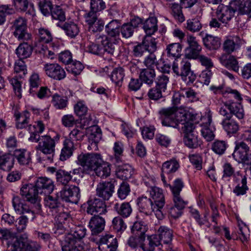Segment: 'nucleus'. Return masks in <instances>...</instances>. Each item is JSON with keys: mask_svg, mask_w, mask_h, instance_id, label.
Instances as JSON below:
<instances>
[{"mask_svg": "<svg viewBox=\"0 0 251 251\" xmlns=\"http://www.w3.org/2000/svg\"><path fill=\"white\" fill-rule=\"evenodd\" d=\"M86 234V229L82 226H75L72 228L70 233L65 235L64 240L68 243L77 242L85 237Z\"/></svg>", "mask_w": 251, "mask_h": 251, "instance_id": "nucleus-22", "label": "nucleus"}, {"mask_svg": "<svg viewBox=\"0 0 251 251\" xmlns=\"http://www.w3.org/2000/svg\"><path fill=\"white\" fill-rule=\"evenodd\" d=\"M172 69L175 74L177 75L186 78L184 75L191 70V63L187 60H183L179 65L176 62H174Z\"/></svg>", "mask_w": 251, "mask_h": 251, "instance_id": "nucleus-35", "label": "nucleus"}, {"mask_svg": "<svg viewBox=\"0 0 251 251\" xmlns=\"http://www.w3.org/2000/svg\"><path fill=\"white\" fill-rule=\"evenodd\" d=\"M202 123L201 125V132L202 136L207 141H210L214 139L215 130V127L211 125L212 113L210 111L206 113L201 119Z\"/></svg>", "mask_w": 251, "mask_h": 251, "instance_id": "nucleus-9", "label": "nucleus"}, {"mask_svg": "<svg viewBox=\"0 0 251 251\" xmlns=\"http://www.w3.org/2000/svg\"><path fill=\"white\" fill-rule=\"evenodd\" d=\"M181 5L174 3L172 4L171 14L177 22L182 23L185 20V16L182 12Z\"/></svg>", "mask_w": 251, "mask_h": 251, "instance_id": "nucleus-46", "label": "nucleus"}, {"mask_svg": "<svg viewBox=\"0 0 251 251\" xmlns=\"http://www.w3.org/2000/svg\"><path fill=\"white\" fill-rule=\"evenodd\" d=\"M63 145V147L60 155V160L65 161L73 155L75 147L73 141H71V139H65Z\"/></svg>", "mask_w": 251, "mask_h": 251, "instance_id": "nucleus-34", "label": "nucleus"}, {"mask_svg": "<svg viewBox=\"0 0 251 251\" xmlns=\"http://www.w3.org/2000/svg\"><path fill=\"white\" fill-rule=\"evenodd\" d=\"M181 50L182 47L179 43L170 44L166 49L167 56L175 59L181 56Z\"/></svg>", "mask_w": 251, "mask_h": 251, "instance_id": "nucleus-41", "label": "nucleus"}, {"mask_svg": "<svg viewBox=\"0 0 251 251\" xmlns=\"http://www.w3.org/2000/svg\"><path fill=\"white\" fill-rule=\"evenodd\" d=\"M20 241V248L22 251H40L41 246L35 241L27 240V236L25 234L22 235L19 238H16Z\"/></svg>", "mask_w": 251, "mask_h": 251, "instance_id": "nucleus-24", "label": "nucleus"}, {"mask_svg": "<svg viewBox=\"0 0 251 251\" xmlns=\"http://www.w3.org/2000/svg\"><path fill=\"white\" fill-rule=\"evenodd\" d=\"M187 43L188 46L185 49V56L189 59L198 58L201 50V46L198 43L196 38L192 35L187 36Z\"/></svg>", "mask_w": 251, "mask_h": 251, "instance_id": "nucleus-13", "label": "nucleus"}, {"mask_svg": "<svg viewBox=\"0 0 251 251\" xmlns=\"http://www.w3.org/2000/svg\"><path fill=\"white\" fill-rule=\"evenodd\" d=\"M245 43V41L238 36H230L224 42L223 49L225 52L230 54L239 49Z\"/></svg>", "mask_w": 251, "mask_h": 251, "instance_id": "nucleus-17", "label": "nucleus"}, {"mask_svg": "<svg viewBox=\"0 0 251 251\" xmlns=\"http://www.w3.org/2000/svg\"><path fill=\"white\" fill-rule=\"evenodd\" d=\"M199 35L202 37L203 44L207 49L210 50H216L220 47V40L217 37L205 34L203 31H201L199 33Z\"/></svg>", "mask_w": 251, "mask_h": 251, "instance_id": "nucleus-25", "label": "nucleus"}, {"mask_svg": "<svg viewBox=\"0 0 251 251\" xmlns=\"http://www.w3.org/2000/svg\"><path fill=\"white\" fill-rule=\"evenodd\" d=\"M14 156L21 165H28L31 162V153L25 149L16 150Z\"/></svg>", "mask_w": 251, "mask_h": 251, "instance_id": "nucleus-33", "label": "nucleus"}, {"mask_svg": "<svg viewBox=\"0 0 251 251\" xmlns=\"http://www.w3.org/2000/svg\"><path fill=\"white\" fill-rule=\"evenodd\" d=\"M14 158L10 154L1 155L0 169L4 171H9L13 167Z\"/></svg>", "mask_w": 251, "mask_h": 251, "instance_id": "nucleus-44", "label": "nucleus"}, {"mask_svg": "<svg viewBox=\"0 0 251 251\" xmlns=\"http://www.w3.org/2000/svg\"><path fill=\"white\" fill-rule=\"evenodd\" d=\"M228 147L227 143L223 140H216L212 145V151L217 154H223Z\"/></svg>", "mask_w": 251, "mask_h": 251, "instance_id": "nucleus-59", "label": "nucleus"}, {"mask_svg": "<svg viewBox=\"0 0 251 251\" xmlns=\"http://www.w3.org/2000/svg\"><path fill=\"white\" fill-rule=\"evenodd\" d=\"M125 75V71L123 68L119 67L113 70L110 75V78L116 85L120 86L122 85Z\"/></svg>", "mask_w": 251, "mask_h": 251, "instance_id": "nucleus-49", "label": "nucleus"}, {"mask_svg": "<svg viewBox=\"0 0 251 251\" xmlns=\"http://www.w3.org/2000/svg\"><path fill=\"white\" fill-rule=\"evenodd\" d=\"M104 26V21L102 19H100L97 21L89 25H88V30L89 32L91 33L93 36L95 37V35L100 34V32L103 30Z\"/></svg>", "mask_w": 251, "mask_h": 251, "instance_id": "nucleus-58", "label": "nucleus"}, {"mask_svg": "<svg viewBox=\"0 0 251 251\" xmlns=\"http://www.w3.org/2000/svg\"><path fill=\"white\" fill-rule=\"evenodd\" d=\"M240 177V180L238 182H234L236 185L233 189L232 192L237 197H240L246 195L249 188L247 185V177L242 175Z\"/></svg>", "mask_w": 251, "mask_h": 251, "instance_id": "nucleus-32", "label": "nucleus"}, {"mask_svg": "<svg viewBox=\"0 0 251 251\" xmlns=\"http://www.w3.org/2000/svg\"><path fill=\"white\" fill-rule=\"evenodd\" d=\"M138 70L140 71L139 77L142 82H144L148 85H151L153 83L155 76L154 69L151 68L138 69Z\"/></svg>", "mask_w": 251, "mask_h": 251, "instance_id": "nucleus-40", "label": "nucleus"}, {"mask_svg": "<svg viewBox=\"0 0 251 251\" xmlns=\"http://www.w3.org/2000/svg\"><path fill=\"white\" fill-rule=\"evenodd\" d=\"M32 52V47L26 43L20 44L16 50V53L20 59L29 57Z\"/></svg>", "mask_w": 251, "mask_h": 251, "instance_id": "nucleus-43", "label": "nucleus"}, {"mask_svg": "<svg viewBox=\"0 0 251 251\" xmlns=\"http://www.w3.org/2000/svg\"><path fill=\"white\" fill-rule=\"evenodd\" d=\"M110 164L103 160L97 169L94 171L96 175L100 178H105L110 176L111 169Z\"/></svg>", "mask_w": 251, "mask_h": 251, "instance_id": "nucleus-47", "label": "nucleus"}, {"mask_svg": "<svg viewBox=\"0 0 251 251\" xmlns=\"http://www.w3.org/2000/svg\"><path fill=\"white\" fill-rule=\"evenodd\" d=\"M77 242L68 243L64 239L62 243V251H84L82 246L77 244Z\"/></svg>", "mask_w": 251, "mask_h": 251, "instance_id": "nucleus-61", "label": "nucleus"}, {"mask_svg": "<svg viewBox=\"0 0 251 251\" xmlns=\"http://www.w3.org/2000/svg\"><path fill=\"white\" fill-rule=\"evenodd\" d=\"M223 174L222 178L233 177V181L234 182H238L240 180V177L242 174L240 171L235 172V168L232 165L228 162L225 163L223 166Z\"/></svg>", "mask_w": 251, "mask_h": 251, "instance_id": "nucleus-29", "label": "nucleus"}, {"mask_svg": "<svg viewBox=\"0 0 251 251\" xmlns=\"http://www.w3.org/2000/svg\"><path fill=\"white\" fill-rule=\"evenodd\" d=\"M137 205L140 212L143 213L146 215H150L152 212H154L156 218L161 220L163 218L164 215L162 211L158 209V207L155 203L146 196H142L137 199Z\"/></svg>", "mask_w": 251, "mask_h": 251, "instance_id": "nucleus-5", "label": "nucleus"}, {"mask_svg": "<svg viewBox=\"0 0 251 251\" xmlns=\"http://www.w3.org/2000/svg\"><path fill=\"white\" fill-rule=\"evenodd\" d=\"M112 226L115 231L118 234H121L126 228V225L124 220L120 216L113 218Z\"/></svg>", "mask_w": 251, "mask_h": 251, "instance_id": "nucleus-56", "label": "nucleus"}, {"mask_svg": "<svg viewBox=\"0 0 251 251\" xmlns=\"http://www.w3.org/2000/svg\"><path fill=\"white\" fill-rule=\"evenodd\" d=\"M158 237L160 240L162 241L165 245L172 244L173 238V231L165 226H161L158 229Z\"/></svg>", "mask_w": 251, "mask_h": 251, "instance_id": "nucleus-39", "label": "nucleus"}, {"mask_svg": "<svg viewBox=\"0 0 251 251\" xmlns=\"http://www.w3.org/2000/svg\"><path fill=\"white\" fill-rule=\"evenodd\" d=\"M183 142L185 145L190 149L197 148L201 144V141L198 139V136L196 133L184 135Z\"/></svg>", "mask_w": 251, "mask_h": 251, "instance_id": "nucleus-50", "label": "nucleus"}, {"mask_svg": "<svg viewBox=\"0 0 251 251\" xmlns=\"http://www.w3.org/2000/svg\"><path fill=\"white\" fill-rule=\"evenodd\" d=\"M250 148L244 142L236 143L233 158L238 162L246 165H251V153H249Z\"/></svg>", "mask_w": 251, "mask_h": 251, "instance_id": "nucleus-8", "label": "nucleus"}, {"mask_svg": "<svg viewBox=\"0 0 251 251\" xmlns=\"http://www.w3.org/2000/svg\"><path fill=\"white\" fill-rule=\"evenodd\" d=\"M147 192H149L151 197L153 200L152 201L158 207V209L162 211L165 202L163 190L159 187L155 186L148 189Z\"/></svg>", "mask_w": 251, "mask_h": 251, "instance_id": "nucleus-19", "label": "nucleus"}, {"mask_svg": "<svg viewBox=\"0 0 251 251\" xmlns=\"http://www.w3.org/2000/svg\"><path fill=\"white\" fill-rule=\"evenodd\" d=\"M133 173V170L131 166L128 164L119 167L116 171L117 177L123 180L130 178Z\"/></svg>", "mask_w": 251, "mask_h": 251, "instance_id": "nucleus-45", "label": "nucleus"}, {"mask_svg": "<svg viewBox=\"0 0 251 251\" xmlns=\"http://www.w3.org/2000/svg\"><path fill=\"white\" fill-rule=\"evenodd\" d=\"M35 188L38 197V194L45 193H51L54 188V182L52 179L46 177H41L37 179L35 185L32 184Z\"/></svg>", "mask_w": 251, "mask_h": 251, "instance_id": "nucleus-16", "label": "nucleus"}, {"mask_svg": "<svg viewBox=\"0 0 251 251\" xmlns=\"http://www.w3.org/2000/svg\"><path fill=\"white\" fill-rule=\"evenodd\" d=\"M115 185L111 181L99 183L96 188V195L104 200H108L114 191Z\"/></svg>", "mask_w": 251, "mask_h": 251, "instance_id": "nucleus-15", "label": "nucleus"}, {"mask_svg": "<svg viewBox=\"0 0 251 251\" xmlns=\"http://www.w3.org/2000/svg\"><path fill=\"white\" fill-rule=\"evenodd\" d=\"M144 47L148 52L151 53H153L157 49L156 42L155 39L151 36V35H148L145 37L142 42Z\"/></svg>", "mask_w": 251, "mask_h": 251, "instance_id": "nucleus-57", "label": "nucleus"}, {"mask_svg": "<svg viewBox=\"0 0 251 251\" xmlns=\"http://www.w3.org/2000/svg\"><path fill=\"white\" fill-rule=\"evenodd\" d=\"M74 111L77 116L81 117L86 114L88 108L83 101L79 100L74 105Z\"/></svg>", "mask_w": 251, "mask_h": 251, "instance_id": "nucleus-64", "label": "nucleus"}, {"mask_svg": "<svg viewBox=\"0 0 251 251\" xmlns=\"http://www.w3.org/2000/svg\"><path fill=\"white\" fill-rule=\"evenodd\" d=\"M86 212L92 215H101L107 212L106 205L104 201L97 198H91L87 201Z\"/></svg>", "mask_w": 251, "mask_h": 251, "instance_id": "nucleus-11", "label": "nucleus"}, {"mask_svg": "<svg viewBox=\"0 0 251 251\" xmlns=\"http://www.w3.org/2000/svg\"><path fill=\"white\" fill-rule=\"evenodd\" d=\"M13 5L20 11L26 12L29 15H34L33 4L29 0H12Z\"/></svg>", "mask_w": 251, "mask_h": 251, "instance_id": "nucleus-36", "label": "nucleus"}, {"mask_svg": "<svg viewBox=\"0 0 251 251\" xmlns=\"http://www.w3.org/2000/svg\"><path fill=\"white\" fill-rule=\"evenodd\" d=\"M219 60L222 64L226 68L231 69L235 72L238 71L239 68L238 62L234 56L223 54L220 57Z\"/></svg>", "mask_w": 251, "mask_h": 251, "instance_id": "nucleus-31", "label": "nucleus"}, {"mask_svg": "<svg viewBox=\"0 0 251 251\" xmlns=\"http://www.w3.org/2000/svg\"><path fill=\"white\" fill-rule=\"evenodd\" d=\"M57 194L63 201L73 203H77L80 198V189L75 185H71L68 188L64 187Z\"/></svg>", "mask_w": 251, "mask_h": 251, "instance_id": "nucleus-10", "label": "nucleus"}, {"mask_svg": "<svg viewBox=\"0 0 251 251\" xmlns=\"http://www.w3.org/2000/svg\"><path fill=\"white\" fill-rule=\"evenodd\" d=\"M143 28L148 35L153 34L158 29L157 18L151 17L147 19L143 24Z\"/></svg>", "mask_w": 251, "mask_h": 251, "instance_id": "nucleus-42", "label": "nucleus"}, {"mask_svg": "<svg viewBox=\"0 0 251 251\" xmlns=\"http://www.w3.org/2000/svg\"><path fill=\"white\" fill-rule=\"evenodd\" d=\"M113 209L121 218H126L131 215L132 209L129 202H116L113 204Z\"/></svg>", "mask_w": 251, "mask_h": 251, "instance_id": "nucleus-30", "label": "nucleus"}, {"mask_svg": "<svg viewBox=\"0 0 251 251\" xmlns=\"http://www.w3.org/2000/svg\"><path fill=\"white\" fill-rule=\"evenodd\" d=\"M60 199L59 194L57 193L51 195H47L44 198L45 206L48 208L52 213L59 209L61 210L63 205L60 202Z\"/></svg>", "mask_w": 251, "mask_h": 251, "instance_id": "nucleus-20", "label": "nucleus"}, {"mask_svg": "<svg viewBox=\"0 0 251 251\" xmlns=\"http://www.w3.org/2000/svg\"><path fill=\"white\" fill-rule=\"evenodd\" d=\"M179 168L178 162L176 159H172L163 164L162 170L164 173L169 174L176 172Z\"/></svg>", "mask_w": 251, "mask_h": 251, "instance_id": "nucleus-48", "label": "nucleus"}, {"mask_svg": "<svg viewBox=\"0 0 251 251\" xmlns=\"http://www.w3.org/2000/svg\"><path fill=\"white\" fill-rule=\"evenodd\" d=\"M221 124L223 129L230 137L235 135L239 130V123L232 117L223 118Z\"/></svg>", "mask_w": 251, "mask_h": 251, "instance_id": "nucleus-21", "label": "nucleus"}, {"mask_svg": "<svg viewBox=\"0 0 251 251\" xmlns=\"http://www.w3.org/2000/svg\"><path fill=\"white\" fill-rule=\"evenodd\" d=\"M88 133L89 142L92 141L91 145L96 147L102 136L100 128L97 125L91 126L88 130Z\"/></svg>", "mask_w": 251, "mask_h": 251, "instance_id": "nucleus-38", "label": "nucleus"}, {"mask_svg": "<svg viewBox=\"0 0 251 251\" xmlns=\"http://www.w3.org/2000/svg\"><path fill=\"white\" fill-rule=\"evenodd\" d=\"M240 102H229V112L233 116L235 115L238 119H242L244 117V111Z\"/></svg>", "mask_w": 251, "mask_h": 251, "instance_id": "nucleus-53", "label": "nucleus"}, {"mask_svg": "<svg viewBox=\"0 0 251 251\" xmlns=\"http://www.w3.org/2000/svg\"><path fill=\"white\" fill-rule=\"evenodd\" d=\"M91 153H81L78 155L76 163L81 166L85 171H90Z\"/></svg>", "mask_w": 251, "mask_h": 251, "instance_id": "nucleus-54", "label": "nucleus"}, {"mask_svg": "<svg viewBox=\"0 0 251 251\" xmlns=\"http://www.w3.org/2000/svg\"><path fill=\"white\" fill-rule=\"evenodd\" d=\"M13 35L19 41L28 40L31 35L27 31V20L23 17H18L11 23Z\"/></svg>", "mask_w": 251, "mask_h": 251, "instance_id": "nucleus-4", "label": "nucleus"}, {"mask_svg": "<svg viewBox=\"0 0 251 251\" xmlns=\"http://www.w3.org/2000/svg\"><path fill=\"white\" fill-rule=\"evenodd\" d=\"M185 27L188 31L195 33L201 30L202 27V24L198 18L189 19L186 21Z\"/></svg>", "mask_w": 251, "mask_h": 251, "instance_id": "nucleus-51", "label": "nucleus"}, {"mask_svg": "<svg viewBox=\"0 0 251 251\" xmlns=\"http://www.w3.org/2000/svg\"><path fill=\"white\" fill-rule=\"evenodd\" d=\"M39 41L44 43H49L52 41L53 37L51 32L47 28H40L38 29Z\"/></svg>", "mask_w": 251, "mask_h": 251, "instance_id": "nucleus-60", "label": "nucleus"}, {"mask_svg": "<svg viewBox=\"0 0 251 251\" xmlns=\"http://www.w3.org/2000/svg\"><path fill=\"white\" fill-rule=\"evenodd\" d=\"M14 73L17 75L10 80V82L12 85L16 95L19 98L22 97L21 83L17 78H23L27 74L26 66L24 61L21 59L17 60L15 63Z\"/></svg>", "mask_w": 251, "mask_h": 251, "instance_id": "nucleus-6", "label": "nucleus"}, {"mask_svg": "<svg viewBox=\"0 0 251 251\" xmlns=\"http://www.w3.org/2000/svg\"><path fill=\"white\" fill-rule=\"evenodd\" d=\"M43 70L49 77L55 80H60L66 77L65 70L57 63H46Z\"/></svg>", "mask_w": 251, "mask_h": 251, "instance_id": "nucleus-12", "label": "nucleus"}, {"mask_svg": "<svg viewBox=\"0 0 251 251\" xmlns=\"http://www.w3.org/2000/svg\"><path fill=\"white\" fill-rule=\"evenodd\" d=\"M121 23L118 20H113L105 26L107 36L109 37L120 40Z\"/></svg>", "mask_w": 251, "mask_h": 251, "instance_id": "nucleus-28", "label": "nucleus"}, {"mask_svg": "<svg viewBox=\"0 0 251 251\" xmlns=\"http://www.w3.org/2000/svg\"><path fill=\"white\" fill-rule=\"evenodd\" d=\"M48 171L51 174L55 173L57 182L63 185H66L72 178L71 172H69L64 170H57L54 167H49Z\"/></svg>", "mask_w": 251, "mask_h": 251, "instance_id": "nucleus-26", "label": "nucleus"}, {"mask_svg": "<svg viewBox=\"0 0 251 251\" xmlns=\"http://www.w3.org/2000/svg\"><path fill=\"white\" fill-rule=\"evenodd\" d=\"M231 7L239 14L247 15L249 17H251V0H233L231 1Z\"/></svg>", "mask_w": 251, "mask_h": 251, "instance_id": "nucleus-18", "label": "nucleus"}, {"mask_svg": "<svg viewBox=\"0 0 251 251\" xmlns=\"http://www.w3.org/2000/svg\"><path fill=\"white\" fill-rule=\"evenodd\" d=\"M20 194L25 197L29 204L25 203L19 196H14L12 201L13 207L17 214H28L29 217L33 220L34 213H39L41 209L40 199L37 196L35 188L32 184H24L21 188Z\"/></svg>", "mask_w": 251, "mask_h": 251, "instance_id": "nucleus-1", "label": "nucleus"}, {"mask_svg": "<svg viewBox=\"0 0 251 251\" xmlns=\"http://www.w3.org/2000/svg\"><path fill=\"white\" fill-rule=\"evenodd\" d=\"M51 103L56 109H63L67 106L68 99L55 94L52 97Z\"/></svg>", "mask_w": 251, "mask_h": 251, "instance_id": "nucleus-52", "label": "nucleus"}, {"mask_svg": "<svg viewBox=\"0 0 251 251\" xmlns=\"http://www.w3.org/2000/svg\"><path fill=\"white\" fill-rule=\"evenodd\" d=\"M159 113L163 126L177 128L189 120L190 114L185 111L178 110L175 107L161 108Z\"/></svg>", "mask_w": 251, "mask_h": 251, "instance_id": "nucleus-2", "label": "nucleus"}, {"mask_svg": "<svg viewBox=\"0 0 251 251\" xmlns=\"http://www.w3.org/2000/svg\"><path fill=\"white\" fill-rule=\"evenodd\" d=\"M15 117L16 120V127L19 129H22L29 126L30 114L29 112L25 110L22 113H15Z\"/></svg>", "mask_w": 251, "mask_h": 251, "instance_id": "nucleus-37", "label": "nucleus"}, {"mask_svg": "<svg viewBox=\"0 0 251 251\" xmlns=\"http://www.w3.org/2000/svg\"><path fill=\"white\" fill-rule=\"evenodd\" d=\"M235 10L231 7V1L229 5H219L216 10V17L223 23H227L234 16Z\"/></svg>", "mask_w": 251, "mask_h": 251, "instance_id": "nucleus-14", "label": "nucleus"}, {"mask_svg": "<svg viewBox=\"0 0 251 251\" xmlns=\"http://www.w3.org/2000/svg\"><path fill=\"white\" fill-rule=\"evenodd\" d=\"M57 26L63 30L66 35L71 38H75L79 32L78 25L74 22H66L63 24H58Z\"/></svg>", "mask_w": 251, "mask_h": 251, "instance_id": "nucleus-27", "label": "nucleus"}, {"mask_svg": "<svg viewBox=\"0 0 251 251\" xmlns=\"http://www.w3.org/2000/svg\"><path fill=\"white\" fill-rule=\"evenodd\" d=\"M60 137L59 134H56L53 138L48 135L41 136L39 144L35 147V150L45 155H49L48 159H52L55 153L56 144Z\"/></svg>", "mask_w": 251, "mask_h": 251, "instance_id": "nucleus-3", "label": "nucleus"}, {"mask_svg": "<svg viewBox=\"0 0 251 251\" xmlns=\"http://www.w3.org/2000/svg\"><path fill=\"white\" fill-rule=\"evenodd\" d=\"M97 244H105L111 247H118V241L116 238L111 235L107 234L101 237Z\"/></svg>", "mask_w": 251, "mask_h": 251, "instance_id": "nucleus-62", "label": "nucleus"}, {"mask_svg": "<svg viewBox=\"0 0 251 251\" xmlns=\"http://www.w3.org/2000/svg\"><path fill=\"white\" fill-rule=\"evenodd\" d=\"M105 223V220L102 217L99 215L92 216L88 225L92 234L97 235L101 232L104 228Z\"/></svg>", "mask_w": 251, "mask_h": 251, "instance_id": "nucleus-23", "label": "nucleus"}, {"mask_svg": "<svg viewBox=\"0 0 251 251\" xmlns=\"http://www.w3.org/2000/svg\"><path fill=\"white\" fill-rule=\"evenodd\" d=\"M53 215L55 216V220L56 223L60 224H66L68 221H70L71 220L70 214L64 211L63 206L62 207V209L56 211L52 213Z\"/></svg>", "mask_w": 251, "mask_h": 251, "instance_id": "nucleus-55", "label": "nucleus"}, {"mask_svg": "<svg viewBox=\"0 0 251 251\" xmlns=\"http://www.w3.org/2000/svg\"><path fill=\"white\" fill-rule=\"evenodd\" d=\"M147 227L140 222H135L131 228V232L134 235L145 237Z\"/></svg>", "mask_w": 251, "mask_h": 251, "instance_id": "nucleus-63", "label": "nucleus"}, {"mask_svg": "<svg viewBox=\"0 0 251 251\" xmlns=\"http://www.w3.org/2000/svg\"><path fill=\"white\" fill-rule=\"evenodd\" d=\"M120 40L108 37L104 34H96V41L100 43L102 51L111 55H116L119 52L118 43Z\"/></svg>", "mask_w": 251, "mask_h": 251, "instance_id": "nucleus-7", "label": "nucleus"}]
</instances>
